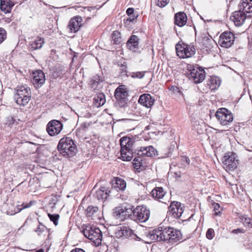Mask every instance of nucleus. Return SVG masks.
Segmentation results:
<instances>
[{
	"instance_id": "obj_4",
	"label": "nucleus",
	"mask_w": 252,
	"mask_h": 252,
	"mask_svg": "<svg viewBox=\"0 0 252 252\" xmlns=\"http://www.w3.org/2000/svg\"><path fill=\"white\" fill-rule=\"evenodd\" d=\"M58 150L63 156L70 157L73 156L75 149L73 141L70 137L62 138L57 146Z\"/></svg>"
},
{
	"instance_id": "obj_5",
	"label": "nucleus",
	"mask_w": 252,
	"mask_h": 252,
	"mask_svg": "<svg viewBox=\"0 0 252 252\" xmlns=\"http://www.w3.org/2000/svg\"><path fill=\"white\" fill-rule=\"evenodd\" d=\"M85 237L98 245L101 242L102 233L101 230L96 227L86 225L82 230Z\"/></svg>"
},
{
	"instance_id": "obj_46",
	"label": "nucleus",
	"mask_w": 252,
	"mask_h": 252,
	"mask_svg": "<svg viewBox=\"0 0 252 252\" xmlns=\"http://www.w3.org/2000/svg\"><path fill=\"white\" fill-rule=\"evenodd\" d=\"M134 9L132 8H128L126 10V13L128 15L130 16L134 14Z\"/></svg>"
},
{
	"instance_id": "obj_54",
	"label": "nucleus",
	"mask_w": 252,
	"mask_h": 252,
	"mask_svg": "<svg viewBox=\"0 0 252 252\" xmlns=\"http://www.w3.org/2000/svg\"><path fill=\"white\" fill-rule=\"evenodd\" d=\"M36 252H44V251L42 250H39L36 251Z\"/></svg>"
},
{
	"instance_id": "obj_53",
	"label": "nucleus",
	"mask_w": 252,
	"mask_h": 252,
	"mask_svg": "<svg viewBox=\"0 0 252 252\" xmlns=\"http://www.w3.org/2000/svg\"><path fill=\"white\" fill-rule=\"evenodd\" d=\"M174 174H175L176 177H177V178H180L181 177L180 173H178L175 172Z\"/></svg>"
},
{
	"instance_id": "obj_7",
	"label": "nucleus",
	"mask_w": 252,
	"mask_h": 252,
	"mask_svg": "<svg viewBox=\"0 0 252 252\" xmlns=\"http://www.w3.org/2000/svg\"><path fill=\"white\" fill-rule=\"evenodd\" d=\"M176 51L177 56L181 59L190 58L195 53L194 46L186 44H176Z\"/></svg>"
},
{
	"instance_id": "obj_18",
	"label": "nucleus",
	"mask_w": 252,
	"mask_h": 252,
	"mask_svg": "<svg viewBox=\"0 0 252 252\" xmlns=\"http://www.w3.org/2000/svg\"><path fill=\"white\" fill-rule=\"evenodd\" d=\"M45 81V76L44 72L41 70H38L33 72L32 82L35 87H41Z\"/></svg>"
},
{
	"instance_id": "obj_38",
	"label": "nucleus",
	"mask_w": 252,
	"mask_h": 252,
	"mask_svg": "<svg viewBox=\"0 0 252 252\" xmlns=\"http://www.w3.org/2000/svg\"><path fill=\"white\" fill-rule=\"evenodd\" d=\"M212 207L214 211H215V215H218L220 213V206L219 204L214 202L212 204Z\"/></svg>"
},
{
	"instance_id": "obj_40",
	"label": "nucleus",
	"mask_w": 252,
	"mask_h": 252,
	"mask_svg": "<svg viewBox=\"0 0 252 252\" xmlns=\"http://www.w3.org/2000/svg\"><path fill=\"white\" fill-rule=\"evenodd\" d=\"M206 237L210 240H211L214 237V231L212 228H209L208 229L206 232Z\"/></svg>"
},
{
	"instance_id": "obj_25",
	"label": "nucleus",
	"mask_w": 252,
	"mask_h": 252,
	"mask_svg": "<svg viewBox=\"0 0 252 252\" xmlns=\"http://www.w3.org/2000/svg\"><path fill=\"white\" fill-rule=\"evenodd\" d=\"M139 38L136 35H132L127 42V46L132 51H136L138 49Z\"/></svg>"
},
{
	"instance_id": "obj_21",
	"label": "nucleus",
	"mask_w": 252,
	"mask_h": 252,
	"mask_svg": "<svg viewBox=\"0 0 252 252\" xmlns=\"http://www.w3.org/2000/svg\"><path fill=\"white\" fill-rule=\"evenodd\" d=\"M103 82V78L97 75L94 76L90 81V85L94 91H99L102 87L101 83Z\"/></svg>"
},
{
	"instance_id": "obj_36",
	"label": "nucleus",
	"mask_w": 252,
	"mask_h": 252,
	"mask_svg": "<svg viewBox=\"0 0 252 252\" xmlns=\"http://www.w3.org/2000/svg\"><path fill=\"white\" fill-rule=\"evenodd\" d=\"M6 32L5 30L2 28H0V44L6 39Z\"/></svg>"
},
{
	"instance_id": "obj_10",
	"label": "nucleus",
	"mask_w": 252,
	"mask_h": 252,
	"mask_svg": "<svg viewBox=\"0 0 252 252\" xmlns=\"http://www.w3.org/2000/svg\"><path fill=\"white\" fill-rule=\"evenodd\" d=\"M187 73L188 78L194 83L197 84L202 82L205 79V73L204 70L200 68L190 66Z\"/></svg>"
},
{
	"instance_id": "obj_28",
	"label": "nucleus",
	"mask_w": 252,
	"mask_h": 252,
	"mask_svg": "<svg viewBox=\"0 0 252 252\" xmlns=\"http://www.w3.org/2000/svg\"><path fill=\"white\" fill-rule=\"evenodd\" d=\"M165 193L166 192L161 187H156L151 192L153 197L158 200L163 199Z\"/></svg>"
},
{
	"instance_id": "obj_39",
	"label": "nucleus",
	"mask_w": 252,
	"mask_h": 252,
	"mask_svg": "<svg viewBox=\"0 0 252 252\" xmlns=\"http://www.w3.org/2000/svg\"><path fill=\"white\" fill-rule=\"evenodd\" d=\"M142 158L140 157H135L133 160V164L135 166V168H138L141 165Z\"/></svg>"
},
{
	"instance_id": "obj_23",
	"label": "nucleus",
	"mask_w": 252,
	"mask_h": 252,
	"mask_svg": "<svg viewBox=\"0 0 252 252\" xmlns=\"http://www.w3.org/2000/svg\"><path fill=\"white\" fill-rule=\"evenodd\" d=\"M157 151L153 146L141 147L137 154L139 156H145L147 157H153L157 154Z\"/></svg>"
},
{
	"instance_id": "obj_44",
	"label": "nucleus",
	"mask_w": 252,
	"mask_h": 252,
	"mask_svg": "<svg viewBox=\"0 0 252 252\" xmlns=\"http://www.w3.org/2000/svg\"><path fill=\"white\" fill-rule=\"evenodd\" d=\"M62 74V70H60L59 71H54L53 73V76L55 78H57L58 77L61 76V75Z\"/></svg>"
},
{
	"instance_id": "obj_2",
	"label": "nucleus",
	"mask_w": 252,
	"mask_h": 252,
	"mask_svg": "<svg viewBox=\"0 0 252 252\" xmlns=\"http://www.w3.org/2000/svg\"><path fill=\"white\" fill-rule=\"evenodd\" d=\"M31 98L30 88L27 85L18 86L16 94L15 95V100L17 104L20 106L26 105Z\"/></svg>"
},
{
	"instance_id": "obj_42",
	"label": "nucleus",
	"mask_w": 252,
	"mask_h": 252,
	"mask_svg": "<svg viewBox=\"0 0 252 252\" xmlns=\"http://www.w3.org/2000/svg\"><path fill=\"white\" fill-rule=\"evenodd\" d=\"M145 72L142 71V72H137L136 73H134L132 77L137 78H142L144 75H145Z\"/></svg>"
},
{
	"instance_id": "obj_34",
	"label": "nucleus",
	"mask_w": 252,
	"mask_h": 252,
	"mask_svg": "<svg viewBox=\"0 0 252 252\" xmlns=\"http://www.w3.org/2000/svg\"><path fill=\"white\" fill-rule=\"evenodd\" d=\"M121 41L120 32L117 31H114L112 34V41L113 44H118L121 43Z\"/></svg>"
},
{
	"instance_id": "obj_37",
	"label": "nucleus",
	"mask_w": 252,
	"mask_h": 252,
	"mask_svg": "<svg viewBox=\"0 0 252 252\" xmlns=\"http://www.w3.org/2000/svg\"><path fill=\"white\" fill-rule=\"evenodd\" d=\"M169 2V0H156L157 5L160 7L165 6Z\"/></svg>"
},
{
	"instance_id": "obj_20",
	"label": "nucleus",
	"mask_w": 252,
	"mask_h": 252,
	"mask_svg": "<svg viewBox=\"0 0 252 252\" xmlns=\"http://www.w3.org/2000/svg\"><path fill=\"white\" fill-rule=\"evenodd\" d=\"M138 102L142 105L150 108L154 104L155 100L150 94H145L140 96Z\"/></svg>"
},
{
	"instance_id": "obj_30",
	"label": "nucleus",
	"mask_w": 252,
	"mask_h": 252,
	"mask_svg": "<svg viewBox=\"0 0 252 252\" xmlns=\"http://www.w3.org/2000/svg\"><path fill=\"white\" fill-rule=\"evenodd\" d=\"M106 102L105 95L103 93H99L94 96L93 103L96 107H99L103 105Z\"/></svg>"
},
{
	"instance_id": "obj_3",
	"label": "nucleus",
	"mask_w": 252,
	"mask_h": 252,
	"mask_svg": "<svg viewBox=\"0 0 252 252\" xmlns=\"http://www.w3.org/2000/svg\"><path fill=\"white\" fill-rule=\"evenodd\" d=\"M132 139L123 137L120 139L121 159L124 161H130L133 157Z\"/></svg>"
},
{
	"instance_id": "obj_35",
	"label": "nucleus",
	"mask_w": 252,
	"mask_h": 252,
	"mask_svg": "<svg viewBox=\"0 0 252 252\" xmlns=\"http://www.w3.org/2000/svg\"><path fill=\"white\" fill-rule=\"evenodd\" d=\"M48 215L50 220L54 222V224L55 225H57L58 224V220H59L60 216L58 214H48Z\"/></svg>"
},
{
	"instance_id": "obj_43",
	"label": "nucleus",
	"mask_w": 252,
	"mask_h": 252,
	"mask_svg": "<svg viewBox=\"0 0 252 252\" xmlns=\"http://www.w3.org/2000/svg\"><path fill=\"white\" fill-rule=\"evenodd\" d=\"M21 206L22 207V208H18V212L21 211L23 209H25V208H27L30 207L32 206V203H31V202H30L28 204H25L24 203H23L21 205Z\"/></svg>"
},
{
	"instance_id": "obj_27",
	"label": "nucleus",
	"mask_w": 252,
	"mask_h": 252,
	"mask_svg": "<svg viewBox=\"0 0 252 252\" xmlns=\"http://www.w3.org/2000/svg\"><path fill=\"white\" fill-rule=\"evenodd\" d=\"M110 190H108L105 187H101L99 189L97 190L94 196L98 200L104 201L106 199L110 193Z\"/></svg>"
},
{
	"instance_id": "obj_13",
	"label": "nucleus",
	"mask_w": 252,
	"mask_h": 252,
	"mask_svg": "<svg viewBox=\"0 0 252 252\" xmlns=\"http://www.w3.org/2000/svg\"><path fill=\"white\" fill-rule=\"evenodd\" d=\"M234 34L230 32H225L220 36L219 44L222 47L229 48L234 43Z\"/></svg>"
},
{
	"instance_id": "obj_16",
	"label": "nucleus",
	"mask_w": 252,
	"mask_h": 252,
	"mask_svg": "<svg viewBox=\"0 0 252 252\" xmlns=\"http://www.w3.org/2000/svg\"><path fill=\"white\" fill-rule=\"evenodd\" d=\"M169 214H172L173 218H179L183 214L184 210V206L178 202H172L169 207Z\"/></svg>"
},
{
	"instance_id": "obj_15",
	"label": "nucleus",
	"mask_w": 252,
	"mask_h": 252,
	"mask_svg": "<svg viewBox=\"0 0 252 252\" xmlns=\"http://www.w3.org/2000/svg\"><path fill=\"white\" fill-rule=\"evenodd\" d=\"M127 95V91L122 86L118 87L115 91V97L121 106L126 103Z\"/></svg>"
},
{
	"instance_id": "obj_17",
	"label": "nucleus",
	"mask_w": 252,
	"mask_h": 252,
	"mask_svg": "<svg viewBox=\"0 0 252 252\" xmlns=\"http://www.w3.org/2000/svg\"><path fill=\"white\" fill-rule=\"evenodd\" d=\"M132 213H133L132 209L123 206L116 207L114 212V216L122 220L128 218Z\"/></svg>"
},
{
	"instance_id": "obj_24",
	"label": "nucleus",
	"mask_w": 252,
	"mask_h": 252,
	"mask_svg": "<svg viewBox=\"0 0 252 252\" xmlns=\"http://www.w3.org/2000/svg\"><path fill=\"white\" fill-rule=\"evenodd\" d=\"M171 234H169L168 242L170 243L177 242L182 239L181 232L173 227H170Z\"/></svg>"
},
{
	"instance_id": "obj_52",
	"label": "nucleus",
	"mask_w": 252,
	"mask_h": 252,
	"mask_svg": "<svg viewBox=\"0 0 252 252\" xmlns=\"http://www.w3.org/2000/svg\"><path fill=\"white\" fill-rule=\"evenodd\" d=\"M3 19L4 20V21L7 23H9L12 21V19H11L10 18H4Z\"/></svg>"
},
{
	"instance_id": "obj_50",
	"label": "nucleus",
	"mask_w": 252,
	"mask_h": 252,
	"mask_svg": "<svg viewBox=\"0 0 252 252\" xmlns=\"http://www.w3.org/2000/svg\"><path fill=\"white\" fill-rule=\"evenodd\" d=\"M70 252H86L84 250L79 248H76L72 250Z\"/></svg>"
},
{
	"instance_id": "obj_12",
	"label": "nucleus",
	"mask_w": 252,
	"mask_h": 252,
	"mask_svg": "<svg viewBox=\"0 0 252 252\" xmlns=\"http://www.w3.org/2000/svg\"><path fill=\"white\" fill-rule=\"evenodd\" d=\"M223 164L226 170H233L237 167L238 160L235 159V154L229 152L223 158Z\"/></svg>"
},
{
	"instance_id": "obj_6",
	"label": "nucleus",
	"mask_w": 252,
	"mask_h": 252,
	"mask_svg": "<svg viewBox=\"0 0 252 252\" xmlns=\"http://www.w3.org/2000/svg\"><path fill=\"white\" fill-rule=\"evenodd\" d=\"M170 227H159L153 230L149 234L150 238L157 241H167L169 234H171Z\"/></svg>"
},
{
	"instance_id": "obj_14",
	"label": "nucleus",
	"mask_w": 252,
	"mask_h": 252,
	"mask_svg": "<svg viewBox=\"0 0 252 252\" xmlns=\"http://www.w3.org/2000/svg\"><path fill=\"white\" fill-rule=\"evenodd\" d=\"M63 127V125L59 121L53 120L48 123L46 130L50 136H54L59 134Z\"/></svg>"
},
{
	"instance_id": "obj_48",
	"label": "nucleus",
	"mask_w": 252,
	"mask_h": 252,
	"mask_svg": "<svg viewBox=\"0 0 252 252\" xmlns=\"http://www.w3.org/2000/svg\"><path fill=\"white\" fill-rule=\"evenodd\" d=\"M232 232L234 233H244L245 232V230L243 229H240V228H237V229H234L232 231Z\"/></svg>"
},
{
	"instance_id": "obj_51",
	"label": "nucleus",
	"mask_w": 252,
	"mask_h": 252,
	"mask_svg": "<svg viewBox=\"0 0 252 252\" xmlns=\"http://www.w3.org/2000/svg\"><path fill=\"white\" fill-rule=\"evenodd\" d=\"M46 227L44 225H42L41 227H39L35 231L36 232H41L43 231Z\"/></svg>"
},
{
	"instance_id": "obj_11",
	"label": "nucleus",
	"mask_w": 252,
	"mask_h": 252,
	"mask_svg": "<svg viewBox=\"0 0 252 252\" xmlns=\"http://www.w3.org/2000/svg\"><path fill=\"white\" fill-rule=\"evenodd\" d=\"M116 237L118 238H126L140 241L142 240L141 237L134 233L130 228L123 226L117 228L116 233Z\"/></svg>"
},
{
	"instance_id": "obj_47",
	"label": "nucleus",
	"mask_w": 252,
	"mask_h": 252,
	"mask_svg": "<svg viewBox=\"0 0 252 252\" xmlns=\"http://www.w3.org/2000/svg\"><path fill=\"white\" fill-rule=\"evenodd\" d=\"M242 221L248 225L251 223L250 219L249 218H244L242 219Z\"/></svg>"
},
{
	"instance_id": "obj_31",
	"label": "nucleus",
	"mask_w": 252,
	"mask_h": 252,
	"mask_svg": "<svg viewBox=\"0 0 252 252\" xmlns=\"http://www.w3.org/2000/svg\"><path fill=\"white\" fill-rule=\"evenodd\" d=\"M98 208L96 206H89L86 211V214L87 217L92 218L94 220L97 216Z\"/></svg>"
},
{
	"instance_id": "obj_26",
	"label": "nucleus",
	"mask_w": 252,
	"mask_h": 252,
	"mask_svg": "<svg viewBox=\"0 0 252 252\" xmlns=\"http://www.w3.org/2000/svg\"><path fill=\"white\" fill-rule=\"evenodd\" d=\"M14 4L10 0H0V10L5 14L10 13Z\"/></svg>"
},
{
	"instance_id": "obj_41",
	"label": "nucleus",
	"mask_w": 252,
	"mask_h": 252,
	"mask_svg": "<svg viewBox=\"0 0 252 252\" xmlns=\"http://www.w3.org/2000/svg\"><path fill=\"white\" fill-rule=\"evenodd\" d=\"M15 120L12 116H9L7 118L6 124L9 127H11L12 125L14 123Z\"/></svg>"
},
{
	"instance_id": "obj_45",
	"label": "nucleus",
	"mask_w": 252,
	"mask_h": 252,
	"mask_svg": "<svg viewBox=\"0 0 252 252\" xmlns=\"http://www.w3.org/2000/svg\"><path fill=\"white\" fill-rule=\"evenodd\" d=\"M181 160L183 162L184 164H185V163L187 164H189V161H190L188 157H182L181 158Z\"/></svg>"
},
{
	"instance_id": "obj_19",
	"label": "nucleus",
	"mask_w": 252,
	"mask_h": 252,
	"mask_svg": "<svg viewBox=\"0 0 252 252\" xmlns=\"http://www.w3.org/2000/svg\"><path fill=\"white\" fill-rule=\"evenodd\" d=\"M83 19L80 16H76L71 19L69 22L68 28L72 32H76L82 25Z\"/></svg>"
},
{
	"instance_id": "obj_22",
	"label": "nucleus",
	"mask_w": 252,
	"mask_h": 252,
	"mask_svg": "<svg viewBox=\"0 0 252 252\" xmlns=\"http://www.w3.org/2000/svg\"><path fill=\"white\" fill-rule=\"evenodd\" d=\"M187 17L183 12L176 13L174 16V23L179 27H183L187 23Z\"/></svg>"
},
{
	"instance_id": "obj_8",
	"label": "nucleus",
	"mask_w": 252,
	"mask_h": 252,
	"mask_svg": "<svg viewBox=\"0 0 252 252\" xmlns=\"http://www.w3.org/2000/svg\"><path fill=\"white\" fill-rule=\"evenodd\" d=\"M218 121L222 126L229 125L233 121V117L232 113L227 109L221 108L219 109L215 114Z\"/></svg>"
},
{
	"instance_id": "obj_9",
	"label": "nucleus",
	"mask_w": 252,
	"mask_h": 252,
	"mask_svg": "<svg viewBox=\"0 0 252 252\" xmlns=\"http://www.w3.org/2000/svg\"><path fill=\"white\" fill-rule=\"evenodd\" d=\"M132 219L141 222H146L149 218L150 210L144 206H137L133 210Z\"/></svg>"
},
{
	"instance_id": "obj_32",
	"label": "nucleus",
	"mask_w": 252,
	"mask_h": 252,
	"mask_svg": "<svg viewBox=\"0 0 252 252\" xmlns=\"http://www.w3.org/2000/svg\"><path fill=\"white\" fill-rule=\"evenodd\" d=\"M113 186L115 188L123 191L126 188V184L124 179L116 178L115 180V183L113 184Z\"/></svg>"
},
{
	"instance_id": "obj_33",
	"label": "nucleus",
	"mask_w": 252,
	"mask_h": 252,
	"mask_svg": "<svg viewBox=\"0 0 252 252\" xmlns=\"http://www.w3.org/2000/svg\"><path fill=\"white\" fill-rule=\"evenodd\" d=\"M220 80L217 79L216 77H212L210 78L209 85L210 86V88L211 90H214L218 89L220 86Z\"/></svg>"
},
{
	"instance_id": "obj_49",
	"label": "nucleus",
	"mask_w": 252,
	"mask_h": 252,
	"mask_svg": "<svg viewBox=\"0 0 252 252\" xmlns=\"http://www.w3.org/2000/svg\"><path fill=\"white\" fill-rule=\"evenodd\" d=\"M130 17L127 19V21H129V22L133 21L134 19L136 18L137 17V15H130Z\"/></svg>"
},
{
	"instance_id": "obj_1",
	"label": "nucleus",
	"mask_w": 252,
	"mask_h": 252,
	"mask_svg": "<svg viewBox=\"0 0 252 252\" xmlns=\"http://www.w3.org/2000/svg\"><path fill=\"white\" fill-rule=\"evenodd\" d=\"M239 9L234 12L230 19L236 26H241L247 17L246 13H252V0H243L239 4Z\"/></svg>"
},
{
	"instance_id": "obj_29",
	"label": "nucleus",
	"mask_w": 252,
	"mask_h": 252,
	"mask_svg": "<svg viewBox=\"0 0 252 252\" xmlns=\"http://www.w3.org/2000/svg\"><path fill=\"white\" fill-rule=\"evenodd\" d=\"M44 43V38L38 37L30 43L29 47L32 50H38L42 47Z\"/></svg>"
}]
</instances>
